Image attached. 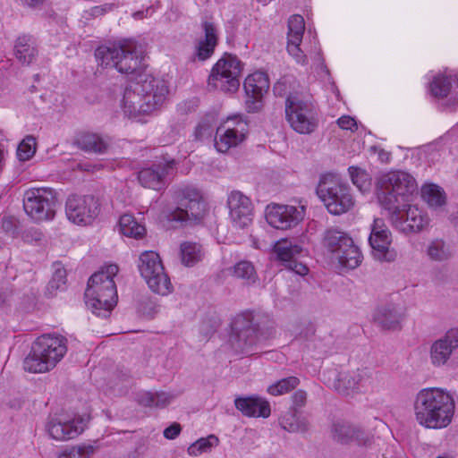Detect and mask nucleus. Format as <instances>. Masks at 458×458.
Wrapping results in <instances>:
<instances>
[{"label": "nucleus", "mask_w": 458, "mask_h": 458, "mask_svg": "<svg viewBox=\"0 0 458 458\" xmlns=\"http://www.w3.org/2000/svg\"><path fill=\"white\" fill-rule=\"evenodd\" d=\"M455 411L453 394L439 387L420 390L413 401V411L417 423L429 429H441L449 426Z\"/></svg>", "instance_id": "f257e3e1"}, {"label": "nucleus", "mask_w": 458, "mask_h": 458, "mask_svg": "<svg viewBox=\"0 0 458 458\" xmlns=\"http://www.w3.org/2000/svg\"><path fill=\"white\" fill-rule=\"evenodd\" d=\"M414 177L403 171H391L382 174L377 182V195L380 205L390 214L394 226L403 225L401 213L417 192Z\"/></svg>", "instance_id": "f03ea898"}, {"label": "nucleus", "mask_w": 458, "mask_h": 458, "mask_svg": "<svg viewBox=\"0 0 458 458\" xmlns=\"http://www.w3.org/2000/svg\"><path fill=\"white\" fill-rule=\"evenodd\" d=\"M167 93L165 81L151 76L131 81L124 89L123 112L134 118L150 114L163 105Z\"/></svg>", "instance_id": "7ed1b4c3"}, {"label": "nucleus", "mask_w": 458, "mask_h": 458, "mask_svg": "<svg viewBox=\"0 0 458 458\" xmlns=\"http://www.w3.org/2000/svg\"><path fill=\"white\" fill-rule=\"evenodd\" d=\"M118 271V266L111 264L94 273L88 281L85 302L98 317L108 318L117 303V290L114 277Z\"/></svg>", "instance_id": "20e7f679"}, {"label": "nucleus", "mask_w": 458, "mask_h": 458, "mask_svg": "<svg viewBox=\"0 0 458 458\" xmlns=\"http://www.w3.org/2000/svg\"><path fill=\"white\" fill-rule=\"evenodd\" d=\"M144 52L141 44L126 38L112 46L98 47L95 55L101 66L115 68L121 73L130 74L142 68Z\"/></svg>", "instance_id": "39448f33"}, {"label": "nucleus", "mask_w": 458, "mask_h": 458, "mask_svg": "<svg viewBox=\"0 0 458 458\" xmlns=\"http://www.w3.org/2000/svg\"><path fill=\"white\" fill-rule=\"evenodd\" d=\"M66 352V339L64 336L43 335L34 343L30 353L23 361V368L32 373L49 371Z\"/></svg>", "instance_id": "423d86ee"}, {"label": "nucleus", "mask_w": 458, "mask_h": 458, "mask_svg": "<svg viewBox=\"0 0 458 458\" xmlns=\"http://www.w3.org/2000/svg\"><path fill=\"white\" fill-rule=\"evenodd\" d=\"M316 192L327 211L332 215L345 214L354 207L355 199L350 185L337 174L327 173L322 174Z\"/></svg>", "instance_id": "0eeeda50"}, {"label": "nucleus", "mask_w": 458, "mask_h": 458, "mask_svg": "<svg viewBox=\"0 0 458 458\" xmlns=\"http://www.w3.org/2000/svg\"><path fill=\"white\" fill-rule=\"evenodd\" d=\"M323 240L341 267L354 269L360 265L363 259L361 251L347 233L330 228L325 232Z\"/></svg>", "instance_id": "6e6552de"}, {"label": "nucleus", "mask_w": 458, "mask_h": 458, "mask_svg": "<svg viewBox=\"0 0 458 458\" xmlns=\"http://www.w3.org/2000/svg\"><path fill=\"white\" fill-rule=\"evenodd\" d=\"M285 116L291 128L301 134H310L318 125V114L312 103L303 100L298 95L287 97Z\"/></svg>", "instance_id": "1a4fd4ad"}, {"label": "nucleus", "mask_w": 458, "mask_h": 458, "mask_svg": "<svg viewBox=\"0 0 458 458\" xmlns=\"http://www.w3.org/2000/svg\"><path fill=\"white\" fill-rule=\"evenodd\" d=\"M138 267L141 277L153 293L167 295L172 292L173 285L170 278L157 252L149 250L141 253L139 258Z\"/></svg>", "instance_id": "9d476101"}, {"label": "nucleus", "mask_w": 458, "mask_h": 458, "mask_svg": "<svg viewBox=\"0 0 458 458\" xmlns=\"http://www.w3.org/2000/svg\"><path fill=\"white\" fill-rule=\"evenodd\" d=\"M174 199L177 208L169 214L170 221L185 222L199 219L206 212V202L196 188L190 186L178 188L174 192Z\"/></svg>", "instance_id": "9b49d317"}, {"label": "nucleus", "mask_w": 458, "mask_h": 458, "mask_svg": "<svg viewBox=\"0 0 458 458\" xmlns=\"http://www.w3.org/2000/svg\"><path fill=\"white\" fill-rule=\"evenodd\" d=\"M57 198L49 188L28 190L23 198L26 214L36 222L48 221L55 217Z\"/></svg>", "instance_id": "f8f14e48"}, {"label": "nucleus", "mask_w": 458, "mask_h": 458, "mask_svg": "<svg viewBox=\"0 0 458 458\" xmlns=\"http://www.w3.org/2000/svg\"><path fill=\"white\" fill-rule=\"evenodd\" d=\"M242 63L237 56L225 54L213 66L208 85L224 92H235L240 87Z\"/></svg>", "instance_id": "ddd939ff"}, {"label": "nucleus", "mask_w": 458, "mask_h": 458, "mask_svg": "<svg viewBox=\"0 0 458 458\" xmlns=\"http://www.w3.org/2000/svg\"><path fill=\"white\" fill-rule=\"evenodd\" d=\"M232 332L231 342L234 349L246 355H252L253 347L259 341L252 315L243 313L236 316L232 323Z\"/></svg>", "instance_id": "4468645a"}, {"label": "nucleus", "mask_w": 458, "mask_h": 458, "mask_svg": "<svg viewBox=\"0 0 458 458\" xmlns=\"http://www.w3.org/2000/svg\"><path fill=\"white\" fill-rule=\"evenodd\" d=\"M89 420L88 415L70 417L58 414L49 419L46 425L48 435L56 441H68L76 438L84 430Z\"/></svg>", "instance_id": "2eb2a0df"}, {"label": "nucleus", "mask_w": 458, "mask_h": 458, "mask_svg": "<svg viewBox=\"0 0 458 458\" xmlns=\"http://www.w3.org/2000/svg\"><path fill=\"white\" fill-rule=\"evenodd\" d=\"M98 199L92 195H71L65 204V212L68 219L81 225H90L98 216Z\"/></svg>", "instance_id": "dca6fc26"}, {"label": "nucleus", "mask_w": 458, "mask_h": 458, "mask_svg": "<svg viewBox=\"0 0 458 458\" xmlns=\"http://www.w3.org/2000/svg\"><path fill=\"white\" fill-rule=\"evenodd\" d=\"M305 216L304 207L269 204L266 208V220L278 230H287L297 225Z\"/></svg>", "instance_id": "f3484780"}, {"label": "nucleus", "mask_w": 458, "mask_h": 458, "mask_svg": "<svg viewBox=\"0 0 458 458\" xmlns=\"http://www.w3.org/2000/svg\"><path fill=\"white\" fill-rule=\"evenodd\" d=\"M229 218L235 228L243 229L253 220V204L249 197L239 191H233L227 198Z\"/></svg>", "instance_id": "a211bd4d"}, {"label": "nucleus", "mask_w": 458, "mask_h": 458, "mask_svg": "<svg viewBox=\"0 0 458 458\" xmlns=\"http://www.w3.org/2000/svg\"><path fill=\"white\" fill-rule=\"evenodd\" d=\"M175 170L174 159L159 161L141 169L138 173V180L145 188L160 191L165 186L166 178L174 174Z\"/></svg>", "instance_id": "6ab92c4d"}, {"label": "nucleus", "mask_w": 458, "mask_h": 458, "mask_svg": "<svg viewBox=\"0 0 458 458\" xmlns=\"http://www.w3.org/2000/svg\"><path fill=\"white\" fill-rule=\"evenodd\" d=\"M246 94L245 106L249 113L259 111L263 106V96L269 89V80L263 72L249 75L243 83Z\"/></svg>", "instance_id": "aec40b11"}, {"label": "nucleus", "mask_w": 458, "mask_h": 458, "mask_svg": "<svg viewBox=\"0 0 458 458\" xmlns=\"http://www.w3.org/2000/svg\"><path fill=\"white\" fill-rule=\"evenodd\" d=\"M369 242L377 259L385 261H393L395 253L389 250L392 235L387 225L382 218L374 219Z\"/></svg>", "instance_id": "412c9836"}, {"label": "nucleus", "mask_w": 458, "mask_h": 458, "mask_svg": "<svg viewBox=\"0 0 458 458\" xmlns=\"http://www.w3.org/2000/svg\"><path fill=\"white\" fill-rule=\"evenodd\" d=\"M332 438L341 444L355 443L358 445H369L372 437L359 425L344 420H336L331 426Z\"/></svg>", "instance_id": "4be33fe9"}, {"label": "nucleus", "mask_w": 458, "mask_h": 458, "mask_svg": "<svg viewBox=\"0 0 458 458\" xmlns=\"http://www.w3.org/2000/svg\"><path fill=\"white\" fill-rule=\"evenodd\" d=\"M458 348V328L449 329L443 336L434 341L429 348V359L434 367L447 364Z\"/></svg>", "instance_id": "5701e85b"}, {"label": "nucleus", "mask_w": 458, "mask_h": 458, "mask_svg": "<svg viewBox=\"0 0 458 458\" xmlns=\"http://www.w3.org/2000/svg\"><path fill=\"white\" fill-rule=\"evenodd\" d=\"M304 30L303 17L299 14L292 15L288 20L287 52L301 65L307 64V56L300 48Z\"/></svg>", "instance_id": "b1692460"}, {"label": "nucleus", "mask_w": 458, "mask_h": 458, "mask_svg": "<svg viewBox=\"0 0 458 458\" xmlns=\"http://www.w3.org/2000/svg\"><path fill=\"white\" fill-rule=\"evenodd\" d=\"M303 251L301 246L288 240L280 241L275 246L278 259L283 261L288 269L299 276H305L309 272L308 267L297 260Z\"/></svg>", "instance_id": "393cba45"}, {"label": "nucleus", "mask_w": 458, "mask_h": 458, "mask_svg": "<svg viewBox=\"0 0 458 458\" xmlns=\"http://www.w3.org/2000/svg\"><path fill=\"white\" fill-rule=\"evenodd\" d=\"M234 405L242 415L252 418H268L271 414L268 401L258 395L238 397Z\"/></svg>", "instance_id": "a878e982"}, {"label": "nucleus", "mask_w": 458, "mask_h": 458, "mask_svg": "<svg viewBox=\"0 0 458 458\" xmlns=\"http://www.w3.org/2000/svg\"><path fill=\"white\" fill-rule=\"evenodd\" d=\"M247 124L243 122H238L236 128H227L222 131L221 128L216 130L215 138V147L217 151L225 153L231 148L238 146L245 140Z\"/></svg>", "instance_id": "bb28decb"}, {"label": "nucleus", "mask_w": 458, "mask_h": 458, "mask_svg": "<svg viewBox=\"0 0 458 458\" xmlns=\"http://www.w3.org/2000/svg\"><path fill=\"white\" fill-rule=\"evenodd\" d=\"M401 219L403 225L396 226L402 228L403 231L420 232L429 225V217L422 210L416 206L409 205L402 208Z\"/></svg>", "instance_id": "cd10ccee"}, {"label": "nucleus", "mask_w": 458, "mask_h": 458, "mask_svg": "<svg viewBox=\"0 0 458 458\" xmlns=\"http://www.w3.org/2000/svg\"><path fill=\"white\" fill-rule=\"evenodd\" d=\"M404 317V310L394 304H386L377 308L374 313V320L384 329H397Z\"/></svg>", "instance_id": "c85d7f7f"}, {"label": "nucleus", "mask_w": 458, "mask_h": 458, "mask_svg": "<svg viewBox=\"0 0 458 458\" xmlns=\"http://www.w3.org/2000/svg\"><path fill=\"white\" fill-rule=\"evenodd\" d=\"M72 143L83 151L96 154H104L108 148L107 142L101 136L89 131L77 133Z\"/></svg>", "instance_id": "c756f323"}, {"label": "nucleus", "mask_w": 458, "mask_h": 458, "mask_svg": "<svg viewBox=\"0 0 458 458\" xmlns=\"http://www.w3.org/2000/svg\"><path fill=\"white\" fill-rule=\"evenodd\" d=\"M202 29L205 33V38L200 39L196 47V56L200 61L208 59L214 53L215 47L217 45L216 29L214 23L204 21Z\"/></svg>", "instance_id": "7c9ffc66"}, {"label": "nucleus", "mask_w": 458, "mask_h": 458, "mask_svg": "<svg viewBox=\"0 0 458 458\" xmlns=\"http://www.w3.org/2000/svg\"><path fill=\"white\" fill-rule=\"evenodd\" d=\"M14 55L21 64L29 65L31 64L37 55L38 49L30 36H20L14 44Z\"/></svg>", "instance_id": "2f4dec72"}, {"label": "nucleus", "mask_w": 458, "mask_h": 458, "mask_svg": "<svg viewBox=\"0 0 458 458\" xmlns=\"http://www.w3.org/2000/svg\"><path fill=\"white\" fill-rule=\"evenodd\" d=\"M421 197L430 208L437 211L442 210L446 205L445 191L435 183H425L421 188Z\"/></svg>", "instance_id": "473e14b6"}, {"label": "nucleus", "mask_w": 458, "mask_h": 458, "mask_svg": "<svg viewBox=\"0 0 458 458\" xmlns=\"http://www.w3.org/2000/svg\"><path fill=\"white\" fill-rule=\"evenodd\" d=\"M452 89L458 94V75H439L430 83V91L437 98H445Z\"/></svg>", "instance_id": "72a5a7b5"}, {"label": "nucleus", "mask_w": 458, "mask_h": 458, "mask_svg": "<svg viewBox=\"0 0 458 458\" xmlns=\"http://www.w3.org/2000/svg\"><path fill=\"white\" fill-rule=\"evenodd\" d=\"M174 396L165 392H140L137 395V402L144 407L165 408L167 406Z\"/></svg>", "instance_id": "f704fd0d"}, {"label": "nucleus", "mask_w": 458, "mask_h": 458, "mask_svg": "<svg viewBox=\"0 0 458 458\" xmlns=\"http://www.w3.org/2000/svg\"><path fill=\"white\" fill-rule=\"evenodd\" d=\"M281 427L288 432H307L310 428V422L304 417H299L296 411H290L280 418Z\"/></svg>", "instance_id": "c9c22d12"}, {"label": "nucleus", "mask_w": 458, "mask_h": 458, "mask_svg": "<svg viewBox=\"0 0 458 458\" xmlns=\"http://www.w3.org/2000/svg\"><path fill=\"white\" fill-rule=\"evenodd\" d=\"M232 276L242 280L246 285L255 284L259 280L258 274L253 264L247 260L236 263L232 268Z\"/></svg>", "instance_id": "e433bc0d"}, {"label": "nucleus", "mask_w": 458, "mask_h": 458, "mask_svg": "<svg viewBox=\"0 0 458 458\" xmlns=\"http://www.w3.org/2000/svg\"><path fill=\"white\" fill-rule=\"evenodd\" d=\"M181 260L186 267H192L201 260L203 252L201 246L191 242H182L180 246Z\"/></svg>", "instance_id": "4c0bfd02"}, {"label": "nucleus", "mask_w": 458, "mask_h": 458, "mask_svg": "<svg viewBox=\"0 0 458 458\" xmlns=\"http://www.w3.org/2000/svg\"><path fill=\"white\" fill-rule=\"evenodd\" d=\"M119 228L123 235L133 238H140L146 232L145 227L129 214H124L120 217Z\"/></svg>", "instance_id": "58836bf2"}, {"label": "nucleus", "mask_w": 458, "mask_h": 458, "mask_svg": "<svg viewBox=\"0 0 458 458\" xmlns=\"http://www.w3.org/2000/svg\"><path fill=\"white\" fill-rule=\"evenodd\" d=\"M428 255L432 260L442 262L451 258L452 251L443 240L437 239L428 245Z\"/></svg>", "instance_id": "ea45409f"}, {"label": "nucleus", "mask_w": 458, "mask_h": 458, "mask_svg": "<svg viewBox=\"0 0 458 458\" xmlns=\"http://www.w3.org/2000/svg\"><path fill=\"white\" fill-rule=\"evenodd\" d=\"M219 439L215 435H209L207 437H201L188 447L190 455L198 456L203 453L210 452L212 447L216 446Z\"/></svg>", "instance_id": "a19ab883"}, {"label": "nucleus", "mask_w": 458, "mask_h": 458, "mask_svg": "<svg viewBox=\"0 0 458 458\" xmlns=\"http://www.w3.org/2000/svg\"><path fill=\"white\" fill-rule=\"evenodd\" d=\"M95 452L91 445H76L62 450L56 458H89Z\"/></svg>", "instance_id": "79ce46f5"}, {"label": "nucleus", "mask_w": 458, "mask_h": 458, "mask_svg": "<svg viewBox=\"0 0 458 458\" xmlns=\"http://www.w3.org/2000/svg\"><path fill=\"white\" fill-rule=\"evenodd\" d=\"M300 384L296 377H288L278 380L267 387V392L272 395H280L290 392Z\"/></svg>", "instance_id": "37998d69"}, {"label": "nucleus", "mask_w": 458, "mask_h": 458, "mask_svg": "<svg viewBox=\"0 0 458 458\" xmlns=\"http://www.w3.org/2000/svg\"><path fill=\"white\" fill-rule=\"evenodd\" d=\"M36 138L28 135L18 145L16 155L20 161L30 160L36 153Z\"/></svg>", "instance_id": "c03bdc74"}, {"label": "nucleus", "mask_w": 458, "mask_h": 458, "mask_svg": "<svg viewBox=\"0 0 458 458\" xmlns=\"http://www.w3.org/2000/svg\"><path fill=\"white\" fill-rule=\"evenodd\" d=\"M349 174L352 183L360 191H367L370 188V178L367 172L360 167L350 166Z\"/></svg>", "instance_id": "a18cd8bd"}, {"label": "nucleus", "mask_w": 458, "mask_h": 458, "mask_svg": "<svg viewBox=\"0 0 458 458\" xmlns=\"http://www.w3.org/2000/svg\"><path fill=\"white\" fill-rule=\"evenodd\" d=\"M336 389L344 394H348L351 391L357 390L353 371L339 373Z\"/></svg>", "instance_id": "49530a36"}, {"label": "nucleus", "mask_w": 458, "mask_h": 458, "mask_svg": "<svg viewBox=\"0 0 458 458\" xmlns=\"http://www.w3.org/2000/svg\"><path fill=\"white\" fill-rule=\"evenodd\" d=\"M215 121L216 119L213 114H207L204 116L195 128L196 139L200 140L204 137L210 136Z\"/></svg>", "instance_id": "de8ad7c7"}, {"label": "nucleus", "mask_w": 458, "mask_h": 458, "mask_svg": "<svg viewBox=\"0 0 458 458\" xmlns=\"http://www.w3.org/2000/svg\"><path fill=\"white\" fill-rule=\"evenodd\" d=\"M66 283V271L64 268H58L55 271L52 279L48 283V291H56Z\"/></svg>", "instance_id": "09e8293b"}, {"label": "nucleus", "mask_w": 458, "mask_h": 458, "mask_svg": "<svg viewBox=\"0 0 458 458\" xmlns=\"http://www.w3.org/2000/svg\"><path fill=\"white\" fill-rule=\"evenodd\" d=\"M353 377H355V383L357 389L364 387L370 383L372 377V372L367 368L358 369L353 371Z\"/></svg>", "instance_id": "8fccbe9b"}, {"label": "nucleus", "mask_w": 458, "mask_h": 458, "mask_svg": "<svg viewBox=\"0 0 458 458\" xmlns=\"http://www.w3.org/2000/svg\"><path fill=\"white\" fill-rule=\"evenodd\" d=\"M337 124L343 130L353 131L357 129L356 121L349 115H343L342 117H340L337 120Z\"/></svg>", "instance_id": "3c124183"}, {"label": "nucleus", "mask_w": 458, "mask_h": 458, "mask_svg": "<svg viewBox=\"0 0 458 458\" xmlns=\"http://www.w3.org/2000/svg\"><path fill=\"white\" fill-rule=\"evenodd\" d=\"M294 411L297 408H301L305 405L307 400V394L303 390H297L292 396Z\"/></svg>", "instance_id": "603ef678"}, {"label": "nucleus", "mask_w": 458, "mask_h": 458, "mask_svg": "<svg viewBox=\"0 0 458 458\" xmlns=\"http://www.w3.org/2000/svg\"><path fill=\"white\" fill-rule=\"evenodd\" d=\"M182 428L179 423H173L164 430V437L167 439H174L181 433Z\"/></svg>", "instance_id": "864d4df0"}, {"label": "nucleus", "mask_w": 458, "mask_h": 458, "mask_svg": "<svg viewBox=\"0 0 458 458\" xmlns=\"http://www.w3.org/2000/svg\"><path fill=\"white\" fill-rule=\"evenodd\" d=\"M113 4H105L104 5L94 6L90 9V14L97 17L105 14L106 13L112 10Z\"/></svg>", "instance_id": "5fc2aeb1"}, {"label": "nucleus", "mask_w": 458, "mask_h": 458, "mask_svg": "<svg viewBox=\"0 0 458 458\" xmlns=\"http://www.w3.org/2000/svg\"><path fill=\"white\" fill-rule=\"evenodd\" d=\"M148 9L147 10H143V11H138V12H135L132 16L134 19L136 20H141V19H144L147 17L148 15Z\"/></svg>", "instance_id": "6e6d98bb"}, {"label": "nucleus", "mask_w": 458, "mask_h": 458, "mask_svg": "<svg viewBox=\"0 0 458 458\" xmlns=\"http://www.w3.org/2000/svg\"><path fill=\"white\" fill-rule=\"evenodd\" d=\"M26 4L30 7L36 6L38 4L42 3V0H25Z\"/></svg>", "instance_id": "4d7b16f0"}, {"label": "nucleus", "mask_w": 458, "mask_h": 458, "mask_svg": "<svg viewBox=\"0 0 458 458\" xmlns=\"http://www.w3.org/2000/svg\"><path fill=\"white\" fill-rule=\"evenodd\" d=\"M4 167V152L0 149V174L2 173Z\"/></svg>", "instance_id": "13d9d810"}]
</instances>
